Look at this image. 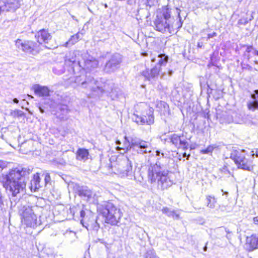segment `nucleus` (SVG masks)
Wrapping results in <instances>:
<instances>
[{
  "label": "nucleus",
  "instance_id": "36",
  "mask_svg": "<svg viewBox=\"0 0 258 258\" xmlns=\"http://www.w3.org/2000/svg\"><path fill=\"white\" fill-rule=\"evenodd\" d=\"M243 22H242V20L241 19L239 20L238 22V24L239 25H241L242 24H243Z\"/></svg>",
  "mask_w": 258,
  "mask_h": 258
},
{
  "label": "nucleus",
  "instance_id": "5",
  "mask_svg": "<svg viewBox=\"0 0 258 258\" xmlns=\"http://www.w3.org/2000/svg\"><path fill=\"white\" fill-rule=\"evenodd\" d=\"M243 152V150L239 149H233L230 154V158L233 161L237 169L252 171L254 167L253 159Z\"/></svg>",
  "mask_w": 258,
  "mask_h": 258
},
{
  "label": "nucleus",
  "instance_id": "35",
  "mask_svg": "<svg viewBox=\"0 0 258 258\" xmlns=\"http://www.w3.org/2000/svg\"><path fill=\"white\" fill-rule=\"evenodd\" d=\"M203 46V43L202 42H198L197 44V47L198 48H201Z\"/></svg>",
  "mask_w": 258,
  "mask_h": 258
},
{
  "label": "nucleus",
  "instance_id": "17",
  "mask_svg": "<svg viewBox=\"0 0 258 258\" xmlns=\"http://www.w3.org/2000/svg\"><path fill=\"white\" fill-rule=\"evenodd\" d=\"M132 171V166L128 161H124L123 164L119 169V173L122 176H128Z\"/></svg>",
  "mask_w": 258,
  "mask_h": 258
},
{
  "label": "nucleus",
  "instance_id": "25",
  "mask_svg": "<svg viewBox=\"0 0 258 258\" xmlns=\"http://www.w3.org/2000/svg\"><path fill=\"white\" fill-rule=\"evenodd\" d=\"M230 166V164L227 162H225L224 165L219 169L220 171L222 173H230L229 168Z\"/></svg>",
  "mask_w": 258,
  "mask_h": 258
},
{
  "label": "nucleus",
  "instance_id": "37",
  "mask_svg": "<svg viewBox=\"0 0 258 258\" xmlns=\"http://www.w3.org/2000/svg\"><path fill=\"white\" fill-rule=\"evenodd\" d=\"M13 101L16 103H18L19 102V101L17 98L14 99Z\"/></svg>",
  "mask_w": 258,
  "mask_h": 258
},
{
  "label": "nucleus",
  "instance_id": "30",
  "mask_svg": "<svg viewBox=\"0 0 258 258\" xmlns=\"http://www.w3.org/2000/svg\"><path fill=\"white\" fill-rule=\"evenodd\" d=\"M213 150V148L210 146H208L206 149L202 150L201 152L203 154H208L209 152H212Z\"/></svg>",
  "mask_w": 258,
  "mask_h": 258
},
{
  "label": "nucleus",
  "instance_id": "4",
  "mask_svg": "<svg viewBox=\"0 0 258 258\" xmlns=\"http://www.w3.org/2000/svg\"><path fill=\"white\" fill-rule=\"evenodd\" d=\"M168 172L157 164L151 165L148 169V180L151 183L157 182L163 189H166L171 184Z\"/></svg>",
  "mask_w": 258,
  "mask_h": 258
},
{
  "label": "nucleus",
  "instance_id": "43",
  "mask_svg": "<svg viewBox=\"0 0 258 258\" xmlns=\"http://www.w3.org/2000/svg\"><path fill=\"white\" fill-rule=\"evenodd\" d=\"M186 153H184L183 154V157H186Z\"/></svg>",
  "mask_w": 258,
  "mask_h": 258
},
{
  "label": "nucleus",
  "instance_id": "22",
  "mask_svg": "<svg viewBox=\"0 0 258 258\" xmlns=\"http://www.w3.org/2000/svg\"><path fill=\"white\" fill-rule=\"evenodd\" d=\"M158 57H160V59L159 60L158 62V64L160 66H162L165 65L168 62V57L163 54H160L158 55Z\"/></svg>",
  "mask_w": 258,
  "mask_h": 258
},
{
  "label": "nucleus",
  "instance_id": "42",
  "mask_svg": "<svg viewBox=\"0 0 258 258\" xmlns=\"http://www.w3.org/2000/svg\"><path fill=\"white\" fill-rule=\"evenodd\" d=\"M59 119L60 120H64V118L63 117L59 118Z\"/></svg>",
  "mask_w": 258,
  "mask_h": 258
},
{
  "label": "nucleus",
  "instance_id": "13",
  "mask_svg": "<svg viewBox=\"0 0 258 258\" xmlns=\"http://www.w3.org/2000/svg\"><path fill=\"white\" fill-rule=\"evenodd\" d=\"M141 74L142 76L147 79V80H151L158 76L159 70L156 67L151 69H146L143 71Z\"/></svg>",
  "mask_w": 258,
  "mask_h": 258
},
{
  "label": "nucleus",
  "instance_id": "8",
  "mask_svg": "<svg viewBox=\"0 0 258 258\" xmlns=\"http://www.w3.org/2000/svg\"><path fill=\"white\" fill-rule=\"evenodd\" d=\"M34 37L36 43L39 44V47H40L41 45L48 44L52 39V35L48 30L44 28L36 32Z\"/></svg>",
  "mask_w": 258,
  "mask_h": 258
},
{
  "label": "nucleus",
  "instance_id": "38",
  "mask_svg": "<svg viewBox=\"0 0 258 258\" xmlns=\"http://www.w3.org/2000/svg\"><path fill=\"white\" fill-rule=\"evenodd\" d=\"M2 11H3L2 7L0 6V15H1Z\"/></svg>",
  "mask_w": 258,
  "mask_h": 258
},
{
  "label": "nucleus",
  "instance_id": "21",
  "mask_svg": "<svg viewBox=\"0 0 258 258\" xmlns=\"http://www.w3.org/2000/svg\"><path fill=\"white\" fill-rule=\"evenodd\" d=\"M78 195L80 197H84L87 198L91 197V192L90 190L85 188H81L78 190Z\"/></svg>",
  "mask_w": 258,
  "mask_h": 258
},
{
  "label": "nucleus",
  "instance_id": "12",
  "mask_svg": "<svg viewBox=\"0 0 258 258\" xmlns=\"http://www.w3.org/2000/svg\"><path fill=\"white\" fill-rule=\"evenodd\" d=\"M76 158L79 161H87L90 158V153L88 149L79 148L75 153Z\"/></svg>",
  "mask_w": 258,
  "mask_h": 258
},
{
  "label": "nucleus",
  "instance_id": "29",
  "mask_svg": "<svg viewBox=\"0 0 258 258\" xmlns=\"http://www.w3.org/2000/svg\"><path fill=\"white\" fill-rule=\"evenodd\" d=\"M85 215H86V213H85V211L83 210H82L80 211V216L82 218V220H81V222L83 225H84V222L86 221V220L87 217H85Z\"/></svg>",
  "mask_w": 258,
  "mask_h": 258
},
{
  "label": "nucleus",
  "instance_id": "33",
  "mask_svg": "<svg viewBox=\"0 0 258 258\" xmlns=\"http://www.w3.org/2000/svg\"><path fill=\"white\" fill-rule=\"evenodd\" d=\"M254 154L255 155V156L256 157H258V149H255V153L254 154L253 153L251 155V159H253Z\"/></svg>",
  "mask_w": 258,
  "mask_h": 258
},
{
  "label": "nucleus",
  "instance_id": "15",
  "mask_svg": "<svg viewBox=\"0 0 258 258\" xmlns=\"http://www.w3.org/2000/svg\"><path fill=\"white\" fill-rule=\"evenodd\" d=\"M251 97L253 99L252 101H249L247 103V107L249 110L258 109V89L254 90L251 95Z\"/></svg>",
  "mask_w": 258,
  "mask_h": 258
},
{
  "label": "nucleus",
  "instance_id": "9",
  "mask_svg": "<svg viewBox=\"0 0 258 258\" xmlns=\"http://www.w3.org/2000/svg\"><path fill=\"white\" fill-rule=\"evenodd\" d=\"M170 142L174 145L177 149L182 148L184 150L188 148L187 141L183 138V135H178L174 134L170 136Z\"/></svg>",
  "mask_w": 258,
  "mask_h": 258
},
{
  "label": "nucleus",
  "instance_id": "10",
  "mask_svg": "<svg viewBox=\"0 0 258 258\" xmlns=\"http://www.w3.org/2000/svg\"><path fill=\"white\" fill-rule=\"evenodd\" d=\"M245 246L248 252L258 249V233H253L245 238Z\"/></svg>",
  "mask_w": 258,
  "mask_h": 258
},
{
  "label": "nucleus",
  "instance_id": "31",
  "mask_svg": "<svg viewBox=\"0 0 258 258\" xmlns=\"http://www.w3.org/2000/svg\"><path fill=\"white\" fill-rule=\"evenodd\" d=\"M43 175L44 176V181L45 184H47L48 182H49L50 180V174L48 173H46L43 174Z\"/></svg>",
  "mask_w": 258,
  "mask_h": 258
},
{
  "label": "nucleus",
  "instance_id": "34",
  "mask_svg": "<svg viewBox=\"0 0 258 258\" xmlns=\"http://www.w3.org/2000/svg\"><path fill=\"white\" fill-rule=\"evenodd\" d=\"M253 220L255 224H258V216L253 217Z\"/></svg>",
  "mask_w": 258,
  "mask_h": 258
},
{
  "label": "nucleus",
  "instance_id": "1",
  "mask_svg": "<svg viewBox=\"0 0 258 258\" xmlns=\"http://www.w3.org/2000/svg\"><path fill=\"white\" fill-rule=\"evenodd\" d=\"M26 170L23 168L15 167L0 176V183L6 192L15 197L26 188V181L24 180Z\"/></svg>",
  "mask_w": 258,
  "mask_h": 258
},
{
  "label": "nucleus",
  "instance_id": "23",
  "mask_svg": "<svg viewBox=\"0 0 258 258\" xmlns=\"http://www.w3.org/2000/svg\"><path fill=\"white\" fill-rule=\"evenodd\" d=\"M243 47H246V49L244 52L243 56L246 59H249L250 57L249 53L253 49V46L252 45H243Z\"/></svg>",
  "mask_w": 258,
  "mask_h": 258
},
{
  "label": "nucleus",
  "instance_id": "19",
  "mask_svg": "<svg viewBox=\"0 0 258 258\" xmlns=\"http://www.w3.org/2000/svg\"><path fill=\"white\" fill-rule=\"evenodd\" d=\"M80 33L77 32L76 34L71 36L69 40L65 43L64 46L67 47L68 44L74 45L80 40Z\"/></svg>",
  "mask_w": 258,
  "mask_h": 258
},
{
  "label": "nucleus",
  "instance_id": "3",
  "mask_svg": "<svg viewBox=\"0 0 258 258\" xmlns=\"http://www.w3.org/2000/svg\"><path fill=\"white\" fill-rule=\"evenodd\" d=\"M97 212L105 223L112 226L117 225L122 216L120 209L111 200L103 201L99 205Z\"/></svg>",
  "mask_w": 258,
  "mask_h": 258
},
{
  "label": "nucleus",
  "instance_id": "26",
  "mask_svg": "<svg viewBox=\"0 0 258 258\" xmlns=\"http://www.w3.org/2000/svg\"><path fill=\"white\" fill-rule=\"evenodd\" d=\"M162 212L164 214H168V213H170L169 214H168V216L170 215H175L176 217H179V215L176 214L174 211L170 212L169 209L167 207H163L162 209Z\"/></svg>",
  "mask_w": 258,
  "mask_h": 258
},
{
  "label": "nucleus",
  "instance_id": "16",
  "mask_svg": "<svg viewBox=\"0 0 258 258\" xmlns=\"http://www.w3.org/2000/svg\"><path fill=\"white\" fill-rule=\"evenodd\" d=\"M156 111L161 115H165L168 110L169 106L167 104L163 101H157L155 106Z\"/></svg>",
  "mask_w": 258,
  "mask_h": 258
},
{
  "label": "nucleus",
  "instance_id": "6",
  "mask_svg": "<svg viewBox=\"0 0 258 258\" xmlns=\"http://www.w3.org/2000/svg\"><path fill=\"white\" fill-rule=\"evenodd\" d=\"M133 119L138 124L142 125H151L154 122V116L153 111L151 109H146L139 114L138 111L133 113Z\"/></svg>",
  "mask_w": 258,
  "mask_h": 258
},
{
  "label": "nucleus",
  "instance_id": "41",
  "mask_svg": "<svg viewBox=\"0 0 258 258\" xmlns=\"http://www.w3.org/2000/svg\"><path fill=\"white\" fill-rule=\"evenodd\" d=\"M2 201V195L0 194V202Z\"/></svg>",
  "mask_w": 258,
  "mask_h": 258
},
{
  "label": "nucleus",
  "instance_id": "27",
  "mask_svg": "<svg viewBox=\"0 0 258 258\" xmlns=\"http://www.w3.org/2000/svg\"><path fill=\"white\" fill-rule=\"evenodd\" d=\"M11 114L14 117H20L21 116H23L25 115L23 111L18 109L14 110L11 113Z\"/></svg>",
  "mask_w": 258,
  "mask_h": 258
},
{
  "label": "nucleus",
  "instance_id": "2",
  "mask_svg": "<svg viewBox=\"0 0 258 258\" xmlns=\"http://www.w3.org/2000/svg\"><path fill=\"white\" fill-rule=\"evenodd\" d=\"M155 15L152 26L156 31L162 33L168 32L171 34L177 32L182 27V22L179 14L171 24L168 22L171 18V9L168 5L163 6L161 8L158 9Z\"/></svg>",
  "mask_w": 258,
  "mask_h": 258
},
{
  "label": "nucleus",
  "instance_id": "20",
  "mask_svg": "<svg viewBox=\"0 0 258 258\" xmlns=\"http://www.w3.org/2000/svg\"><path fill=\"white\" fill-rule=\"evenodd\" d=\"M33 220V215L30 213H24L22 215L21 220L26 225L31 224Z\"/></svg>",
  "mask_w": 258,
  "mask_h": 258
},
{
  "label": "nucleus",
  "instance_id": "11",
  "mask_svg": "<svg viewBox=\"0 0 258 258\" xmlns=\"http://www.w3.org/2000/svg\"><path fill=\"white\" fill-rule=\"evenodd\" d=\"M32 90L34 93L39 97H47L49 96L50 90L47 86L35 84L33 86Z\"/></svg>",
  "mask_w": 258,
  "mask_h": 258
},
{
  "label": "nucleus",
  "instance_id": "44",
  "mask_svg": "<svg viewBox=\"0 0 258 258\" xmlns=\"http://www.w3.org/2000/svg\"><path fill=\"white\" fill-rule=\"evenodd\" d=\"M152 61H154L155 59H152Z\"/></svg>",
  "mask_w": 258,
  "mask_h": 258
},
{
  "label": "nucleus",
  "instance_id": "32",
  "mask_svg": "<svg viewBox=\"0 0 258 258\" xmlns=\"http://www.w3.org/2000/svg\"><path fill=\"white\" fill-rule=\"evenodd\" d=\"M217 35V33L216 32H213L212 33H211V34H209L207 36V39H209L210 38H212L214 37H215Z\"/></svg>",
  "mask_w": 258,
  "mask_h": 258
},
{
  "label": "nucleus",
  "instance_id": "28",
  "mask_svg": "<svg viewBox=\"0 0 258 258\" xmlns=\"http://www.w3.org/2000/svg\"><path fill=\"white\" fill-rule=\"evenodd\" d=\"M158 2V0H147L146 6L150 8L155 6Z\"/></svg>",
  "mask_w": 258,
  "mask_h": 258
},
{
  "label": "nucleus",
  "instance_id": "40",
  "mask_svg": "<svg viewBox=\"0 0 258 258\" xmlns=\"http://www.w3.org/2000/svg\"><path fill=\"white\" fill-rule=\"evenodd\" d=\"M255 54L258 55V50L255 51Z\"/></svg>",
  "mask_w": 258,
  "mask_h": 258
},
{
  "label": "nucleus",
  "instance_id": "7",
  "mask_svg": "<svg viewBox=\"0 0 258 258\" xmlns=\"http://www.w3.org/2000/svg\"><path fill=\"white\" fill-rule=\"evenodd\" d=\"M16 43L18 45V47L21 49L22 51L32 55L38 53L41 50V47H39V44L32 41H22L21 39H18L16 41Z\"/></svg>",
  "mask_w": 258,
  "mask_h": 258
},
{
  "label": "nucleus",
  "instance_id": "14",
  "mask_svg": "<svg viewBox=\"0 0 258 258\" xmlns=\"http://www.w3.org/2000/svg\"><path fill=\"white\" fill-rule=\"evenodd\" d=\"M40 173H36L33 174L30 181V188L31 191H36L41 187Z\"/></svg>",
  "mask_w": 258,
  "mask_h": 258
},
{
  "label": "nucleus",
  "instance_id": "18",
  "mask_svg": "<svg viewBox=\"0 0 258 258\" xmlns=\"http://www.w3.org/2000/svg\"><path fill=\"white\" fill-rule=\"evenodd\" d=\"M206 205L210 208H214L217 204V199L213 195H208L206 197Z\"/></svg>",
  "mask_w": 258,
  "mask_h": 258
},
{
  "label": "nucleus",
  "instance_id": "39",
  "mask_svg": "<svg viewBox=\"0 0 258 258\" xmlns=\"http://www.w3.org/2000/svg\"><path fill=\"white\" fill-rule=\"evenodd\" d=\"M150 258H159L158 257L156 256H151Z\"/></svg>",
  "mask_w": 258,
  "mask_h": 258
},
{
  "label": "nucleus",
  "instance_id": "24",
  "mask_svg": "<svg viewBox=\"0 0 258 258\" xmlns=\"http://www.w3.org/2000/svg\"><path fill=\"white\" fill-rule=\"evenodd\" d=\"M133 146L139 147L141 149H146L148 147V143L145 141H140L138 142L133 144Z\"/></svg>",
  "mask_w": 258,
  "mask_h": 258
}]
</instances>
